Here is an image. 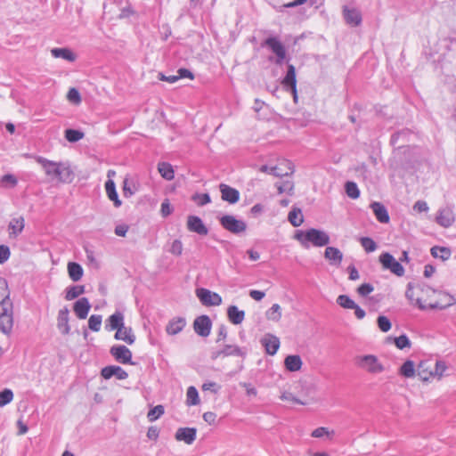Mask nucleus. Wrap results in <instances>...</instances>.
<instances>
[{
  "instance_id": "2",
  "label": "nucleus",
  "mask_w": 456,
  "mask_h": 456,
  "mask_svg": "<svg viewBox=\"0 0 456 456\" xmlns=\"http://www.w3.org/2000/svg\"><path fill=\"white\" fill-rule=\"evenodd\" d=\"M294 238L305 248H308L310 244L314 247L327 246L330 241V236L326 232L315 228H311L306 231L297 230Z\"/></svg>"
},
{
  "instance_id": "16",
  "label": "nucleus",
  "mask_w": 456,
  "mask_h": 456,
  "mask_svg": "<svg viewBox=\"0 0 456 456\" xmlns=\"http://www.w3.org/2000/svg\"><path fill=\"white\" fill-rule=\"evenodd\" d=\"M221 197L224 201H227L230 204H234L240 200V192L235 188H232L227 184L221 183L219 185Z\"/></svg>"
},
{
  "instance_id": "30",
  "label": "nucleus",
  "mask_w": 456,
  "mask_h": 456,
  "mask_svg": "<svg viewBox=\"0 0 456 456\" xmlns=\"http://www.w3.org/2000/svg\"><path fill=\"white\" fill-rule=\"evenodd\" d=\"M281 83L284 86L289 87L291 91H295V87L297 86L296 69L292 64L288 65L287 73Z\"/></svg>"
},
{
  "instance_id": "52",
  "label": "nucleus",
  "mask_w": 456,
  "mask_h": 456,
  "mask_svg": "<svg viewBox=\"0 0 456 456\" xmlns=\"http://www.w3.org/2000/svg\"><path fill=\"white\" fill-rule=\"evenodd\" d=\"M192 200L197 203L198 206H204L211 201L208 193H196L192 196Z\"/></svg>"
},
{
  "instance_id": "28",
  "label": "nucleus",
  "mask_w": 456,
  "mask_h": 456,
  "mask_svg": "<svg viewBox=\"0 0 456 456\" xmlns=\"http://www.w3.org/2000/svg\"><path fill=\"white\" fill-rule=\"evenodd\" d=\"M227 316L232 324L238 325L243 322L245 312L240 310L236 305H230L227 309Z\"/></svg>"
},
{
  "instance_id": "3",
  "label": "nucleus",
  "mask_w": 456,
  "mask_h": 456,
  "mask_svg": "<svg viewBox=\"0 0 456 456\" xmlns=\"http://www.w3.org/2000/svg\"><path fill=\"white\" fill-rule=\"evenodd\" d=\"M218 220L224 229L233 234L241 233L247 229V224L244 221L237 219L232 215H224Z\"/></svg>"
},
{
  "instance_id": "61",
  "label": "nucleus",
  "mask_w": 456,
  "mask_h": 456,
  "mask_svg": "<svg viewBox=\"0 0 456 456\" xmlns=\"http://www.w3.org/2000/svg\"><path fill=\"white\" fill-rule=\"evenodd\" d=\"M330 433L327 428L320 427V428H317L314 430H313L311 436L314 438H321L325 436H330Z\"/></svg>"
},
{
  "instance_id": "15",
  "label": "nucleus",
  "mask_w": 456,
  "mask_h": 456,
  "mask_svg": "<svg viewBox=\"0 0 456 456\" xmlns=\"http://www.w3.org/2000/svg\"><path fill=\"white\" fill-rule=\"evenodd\" d=\"M197 436V429L195 428H179L175 435L177 441H183L187 444H191Z\"/></svg>"
},
{
  "instance_id": "47",
  "label": "nucleus",
  "mask_w": 456,
  "mask_h": 456,
  "mask_svg": "<svg viewBox=\"0 0 456 456\" xmlns=\"http://www.w3.org/2000/svg\"><path fill=\"white\" fill-rule=\"evenodd\" d=\"M9 228L12 230V233L14 234L21 232L24 228L23 217L13 218L9 224Z\"/></svg>"
},
{
  "instance_id": "19",
  "label": "nucleus",
  "mask_w": 456,
  "mask_h": 456,
  "mask_svg": "<svg viewBox=\"0 0 456 456\" xmlns=\"http://www.w3.org/2000/svg\"><path fill=\"white\" fill-rule=\"evenodd\" d=\"M324 257L331 265H339L343 260V253L335 247H327L324 251Z\"/></svg>"
},
{
  "instance_id": "58",
  "label": "nucleus",
  "mask_w": 456,
  "mask_h": 456,
  "mask_svg": "<svg viewBox=\"0 0 456 456\" xmlns=\"http://www.w3.org/2000/svg\"><path fill=\"white\" fill-rule=\"evenodd\" d=\"M374 290V288L371 284L370 283H363L362 284L358 289H357V292L359 293L360 296L362 297H366L367 295H369L370 293H371L372 291Z\"/></svg>"
},
{
  "instance_id": "10",
  "label": "nucleus",
  "mask_w": 456,
  "mask_h": 456,
  "mask_svg": "<svg viewBox=\"0 0 456 456\" xmlns=\"http://www.w3.org/2000/svg\"><path fill=\"white\" fill-rule=\"evenodd\" d=\"M212 322L208 315H200L193 322L194 331L200 337L206 338L210 334Z\"/></svg>"
},
{
  "instance_id": "18",
  "label": "nucleus",
  "mask_w": 456,
  "mask_h": 456,
  "mask_svg": "<svg viewBox=\"0 0 456 456\" xmlns=\"http://www.w3.org/2000/svg\"><path fill=\"white\" fill-rule=\"evenodd\" d=\"M91 305L86 297H81L74 304L73 310L77 318L86 319L90 311Z\"/></svg>"
},
{
  "instance_id": "64",
  "label": "nucleus",
  "mask_w": 456,
  "mask_h": 456,
  "mask_svg": "<svg viewBox=\"0 0 456 456\" xmlns=\"http://www.w3.org/2000/svg\"><path fill=\"white\" fill-rule=\"evenodd\" d=\"M159 429L155 427V426H151L148 428V431H147V437L150 439V440H154L156 441L158 438H159Z\"/></svg>"
},
{
  "instance_id": "33",
  "label": "nucleus",
  "mask_w": 456,
  "mask_h": 456,
  "mask_svg": "<svg viewBox=\"0 0 456 456\" xmlns=\"http://www.w3.org/2000/svg\"><path fill=\"white\" fill-rule=\"evenodd\" d=\"M51 53L54 58H62L69 61L76 60V55L68 48H53Z\"/></svg>"
},
{
  "instance_id": "14",
  "label": "nucleus",
  "mask_w": 456,
  "mask_h": 456,
  "mask_svg": "<svg viewBox=\"0 0 456 456\" xmlns=\"http://www.w3.org/2000/svg\"><path fill=\"white\" fill-rule=\"evenodd\" d=\"M187 228L190 232H195L199 235H207L208 233V229L204 224L203 221L196 216H188Z\"/></svg>"
},
{
  "instance_id": "51",
  "label": "nucleus",
  "mask_w": 456,
  "mask_h": 456,
  "mask_svg": "<svg viewBox=\"0 0 456 456\" xmlns=\"http://www.w3.org/2000/svg\"><path fill=\"white\" fill-rule=\"evenodd\" d=\"M222 354H224V355H237V356H240V355H242L243 353H242L241 348H240L237 346L226 345L223 348Z\"/></svg>"
},
{
  "instance_id": "43",
  "label": "nucleus",
  "mask_w": 456,
  "mask_h": 456,
  "mask_svg": "<svg viewBox=\"0 0 456 456\" xmlns=\"http://www.w3.org/2000/svg\"><path fill=\"white\" fill-rule=\"evenodd\" d=\"M13 392L10 388L0 391V407H4L13 400Z\"/></svg>"
},
{
  "instance_id": "60",
  "label": "nucleus",
  "mask_w": 456,
  "mask_h": 456,
  "mask_svg": "<svg viewBox=\"0 0 456 456\" xmlns=\"http://www.w3.org/2000/svg\"><path fill=\"white\" fill-rule=\"evenodd\" d=\"M201 388L203 391H210L214 394H216L218 392L220 387L216 382L208 381V382L203 383Z\"/></svg>"
},
{
  "instance_id": "34",
  "label": "nucleus",
  "mask_w": 456,
  "mask_h": 456,
  "mask_svg": "<svg viewBox=\"0 0 456 456\" xmlns=\"http://www.w3.org/2000/svg\"><path fill=\"white\" fill-rule=\"evenodd\" d=\"M158 170L161 176L167 181H171L175 177V171L173 167L167 162L159 163Z\"/></svg>"
},
{
  "instance_id": "25",
  "label": "nucleus",
  "mask_w": 456,
  "mask_h": 456,
  "mask_svg": "<svg viewBox=\"0 0 456 456\" xmlns=\"http://www.w3.org/2000/svg\"><path fill=\"white\" fill-rule=\"evenodd\" d=\"M69 311L67 307L61 309L58 313L57 322L58 328L62 334H69L70 328L69 325Z\"/></svg>"
},
{
  "instance_id": "49",
  "label": "nucleus",
  "mask_w": 456,
  "mask_h": 456,
  "mask_svg": "<svg viewBox=\"0 0 456 456\" xmlns=\"http://www.w3.org/2000/svg\"><path fill=\"white\" fill-rule=\"evenodd\" d=\"M9 298V291L7 289V281L4 279L0 280V304L7 305L5 300Z\"/></svg>"
},
{
  "instance_id": "55",
  "label": "nucleus",
  "mask_w": 456,
  "mask_h": 456,
  "mask_svg": "<svg viewBox=\"0 0 456 456\" xmlns=\"http://www.w3.org/2000/svg\"><path fill=\"white\" fill-rule=\"evenodd\" d=\"M408 135H410L409 130H401V131L395 132L392 134L390 142L392 145L395 146L396 144L399 143V141L401 138L404 139V137H406Z\"/></svg>"
},
{
  "instance_id": "44",
  "label": "nucleus",
  "mask_w": 456,
  "mask_h": 456,
  "mask_svg": "<svg viewBox=\"0 0 456 456\" xmlns=\"http://www.w3.org/2000/svg\"><path fill=\"white\" fill-rule=\"evenodd\" d=\"M337 303L345 309H354L357 304L346 295H339Z\"/></svg>"
},
{
  "instance_id": "36",
  "label": "nucleus",
  "mask_w": 456,
  "mask_h": 456,
  "mask_svg": "<svg viewBox=\"0 0 456 456\" xmlns=\"http://www.w3.org/2000/svg\"><path fill=\"white\" fill-rule=\"evenodd\" d=\"M85 293V286L83 285H73L66 289V300H73L78 297L80 295Z\"/></svg>"
},
{
  "instance_id": "26",
  "label": "nucleus",
  "mask_w": 456,
  "mask_h": 456,
  "mask_svg": "<svg viewBox=\"0 0 456 456\" xmlns=\"http://www.w3.org/2000/svg\"><path fill=\"white\" fill-rule=\"evenodd\" d=\"M105 191L108 198L110 200L113 201V204L116 208H118L121 206L122 202L118 198L116 185L113 180L108 179L105 183Z\"/></svg>"
},
{
  "instance_id": "4",
  "label": "nucleus",
  "mask_w": 456,
  "mask_h": 456,
  "mask_svg": "<svg viewBox=\"0 0 456 456\" xmlns=\"http://www.w3.org/2000/svg\"><path fill=\"white\" fill-rule=\"evenodd\" d=\"M379 262L384 269L389 270L396 276L404 274V268L399 261H397L390 253L384 252L379 256Z\"/></svg>"
},
{
  "instance_id": "23",
  "label": "nucleus",
  "mask_w": 456,
  "mask_h": 456,
  "mask_svg": "<svg viewBox=\"0 0 456 456\" xmlns=\"http://www.w3.org/2000/svg\"><path fill=\"white\" fill-rule=\"evenodd\" d=\"M261 342L266 353L271 355L275 354L280 346L279 338L273 335H266Z\"/></svg>"
},
{
  "instance_id": "9",
  "label": "nucleus",
  "mask_w": 456,
  "mask_h": 456,
  "mask_svg": "<svg viewBox=\"0 0 456 456\" xmlns=\"http://www.w3.org/2000/svg\"><path fill=\"white\" fill-rule=\"evenodd\" d=\"M455 303L456 299L449 294H444L443 298L440 301L429 304L428 305H424L419 297L416 299V304L420 310H426L428 308L442 310L454 305Z\"/></svg>"
},
{
  "instance_id": "20",
  "label": "nucleus",
  "mask_w": 456,
  "mask_h": 456,
  "mask_svg": "<svg viewBox=\"0 0 456 456\" xmlns=\"http://www.w3.org/2000/svg\"><path fill=\"white\" fill-rule=\"evenodd\" d=\"M344 18L347 24L351 26H358L362 22V15L360 11L355 8H348L345 6L343 9Z\"/></svg>"
},
{
  "instance_id": "59",
  "label": "nucleus",
  "mask_w": 456,
  "mask_h": 456,
  "mask_svg": "<svg viewBox=\"0 0 456 456\" xmlns=\"http://www.w3.org/2000/svg\"><path fill=\"white\" fill-rule=\"evenodd\" d=\"M10 248L6 245H0V265L6 262L10 257Z\"/></svg>"
},
{
  "instance_id": "56",
  "label": "nucleus",
  "mask_w": 456,
  "mask_h": 456,
  "mask_svg": "<svg viewBox=\"0 0 456 456\" xmlns=\"http://www.w3.org/2000/svg\"><path fill=\"white\" fill-rule=\"evenodd\" d=\"M281 399L283 401L290 402L294 404H305L304 402H302L300 399L296 397L292 393L290 392H283L281 395Z\"/></svg>"
},
{
  "instance_id": "27",
  "label": "nucleus",
  "mask_w": 456,
  "mask_h": 456,
  "mask_svg": "<svg viewBox=\"0 0 456 456\" xmlns=\"http://www.w3.org/2000/svg\"><path fill=\"white\" fill-rule=\"evenodd\" d=\"M186 325V321L183 317H176L169 321L166 327V330L169 335H175L183 330Z\"/></svg>"
},
{
  "instance_id": "42",
  "label": "nucleus",
  "mask_w": 456,
  "mask_h": 456,
  "mask_svg": "<svg viewBox=\"0 0 456 456\" xmlns=\"http://www.w3.org/2000/svg\"><path fill=\"white\" fill-rule=\"evenodd\" d=\"M346 195L351 199H357L360 196V191L354 182L348 181L345 184Z\"/></svg>"
},
{
  "instance_id": "46",
  "label": "nucleus",
  "mask_w": 456,
  "mask_h": 456,
  "mask_svg": "<svg viewBox=\"0 0 456 456\" xmlns=\"http://www.w3.org/2000/svg\"><path fill=\"white\" fill-rule=\"evenodd\" d=\"M360 242H361L362 247L364 248V250L367 253L373 252L377 248V244L371 238L362 237L360 239Z\"/></svg>"
},
{
  "instance_id": "32",
  "label": "nucleus",
  "mask_w": 456,
  "mask_h": 456,
  "mask_svg": "<svg viewBox=\"0 0 456 456\" xmlns=\"http://www.w3.org/2000/svg\"><path fill=\"white\" fill-rule=\"evenodd\" d=\"M286 370H300L302 367L301 357L297 354H290L285 358Z\"/></svg>"
},
{
  "instance_id": "54",
  "label": "nucleus",
  "mask_w": 456,
  "mask_h": 456,
  "mask_svg": "<svg viewBox=\"0 0 456 456\" xmlns=\"http://www.w3.org/2000/svg\"><path fill=\"white\" fill-rule=\"evenodd\" d=\"M67 99L74 104H79L81 102L80 94L76 88H70L69 90Z\"/></svg>"
},
{
  "instance_id": "29",
  "label": "nucleus",
  "mask_w": 456,
  "mask_h": 456,
  "mask_svg": "<svg viewBox=\"0 0 456 456\" xmlns=\"http://www.w3.org/2000/svg\"><path fill=\"white\" fill-rule=\"evenodd\" d=\"M115 338L132 345L135 340V336L133 333L132 328L123 325V328L118 329V331H116Z\"/></svg>"
},
{
  "instance_id": "13",
  "label": "nucleus",
  "mask_w": 456,
  "mask_h": 456,
  "mask_svg": "<svg viewBox=\"0 0 456 456\" xmlns=\"http://www.w3.org/2000/svg\"><path fill=\"white\" fill-rule=\"evenodd\" d=\"M418 367L421 370H430L433 368L435 369L434 370H446L448 369L446 362L436 357H430L420 361Z\"/></svg>"
},
{
  "instance_id": "41",
  "label": "nucleus",
  "mask_w": 456,
  "mask_h": 456,
  "mask_svg": "<svg viewBox=\"0 0 456 456\" xmlns=\"http://www.w3.org/2000/svg\"><path fill=\"white\" fill-rule=\"evenodd\" d=\"M84 137V133L80 130L69 128L65 130V138L69 142H77Z\"/></svg>"
},
{
  "instance_id": "40",
  "label": "nucleus",
  "mask_w": 456,
  "mask_h": 456,
  "mask_svg": "<svg viewBox=\"0 0 456 456\" xmlns=\"http://www.w3.org/2000/svg\"><path fill=\"white\" fill-rule=\"evenodd\" d=\"M266 318L270 321L279 322L281 318V308L280 305L273 304L266 312Z\"/></svg>"
},
{
  "instance_id": "38",
  "label": "nucleus",
  "mask_w": 456,
  "mask_h": 456,
  "mask_svg": "<svg viewBox=\"0 0 456 456\" xmlns=\"http://www.w3.org/2000/svg\"><path fill=\"white\" fill-rule=\"evenodd\" d=\"M431 255L435 258H441L442 260H447L451 256V250L445 247L435 246L431 248Z\"/></svg>"
},
{
  "instance_id": "62",
  "label": "nucleus",
  "mask_w": 456,
  "mask_h": 456,
  "mask_svg": "<svg viewBox=\"0 0 456 456\" xmlns=\"http://www.w3.org/2000/svg\"><path fill=\"white\" fill-rule=\"evenodd\" d=\"M133 183L128 178H126L123 182V193L125 197L132 196L134 191L131 188V184Z\"/></svg>"
},
{
  "instance_id": "11",
  "label": "nucleus",
  "mask_w": 456,
  "mask_h": 456,
  "mask_svg": "<svg viewBox=\"0 0 456 456\" xmlns=\"http://www.w3.org/2000/svg\"><path fill=\"white\" fill-rule=\"evenodd\" d=\"M455 221V215L452 207L446 206L442 208L437 214L436 222L443 227H450Z\"/></svg>"
},
{
  "instance_id": "48",
  "label": "nucleus",
  "mask_w": 456,
  "mask_h": 456,
  "mask_svg": "<svg viewBox=\"0 0 456 456\" xmlns=\"http://www.w3.org/2000/svg\"><path fill=\"white\" fill-rule=\"evenodd\" d=\"M394 342H395V345L396 346V347L401 350H403L406 347H411V341H410L409 338L404 334H403L397 338H395Z\"/></svg>"
},
{
  "instance_id": "8",
  "label": "nucleus",
  "mask_w": 456,
  "mask_h": 456,
  "mask_svg": "<svg viewBox=\"0 0 456 456\" xmlns=\"http://www.w3.org/2000/svg\"><path fill=\"white\" fill-rule=\"evenodd\" d=\"M13 326L12 305H4L0 313V331L5 335L11 333Z\"/></svg>"
},
{
  "instance_id": "5",
  "label": "nucleus",
  "mask_w": 456,
  "mask_h": 456,
  "mask_svg": "<svg viewBox=\"0 0 456 456\" xmlns=\"http://www.w3.org/2000/svg\"><path fill=\"white\" fill-rule=\"evenodd\" d=\"M354 363L357 368L365 370H384L385 369L373 354L356 356Z\"/></svg>"
},
{
  "instance_id": "45",
  "label": "nucleus",
  "mask_w": 456,
  "mask_h": 456,
  "mask_svg": "<svg viewBox=\"0 0 456 456\" xmlns=\"http://www.w3.org/2000/svg\"><path fill=\"white\" fill-rule=\"evenodd\" d=\"M102 317L100 314H93L88 320V327L91 330L97 332L101 329Z\"/></svg>"
},
{
  "instance_id": "31",
  "label": "nucleus",
  "mask_w": 456,
  "mask_h": 456,
  "mask_svg": "<svg viewBox=\"0 0 456 456\" xmlns=\"http://www.w3.org/2000/svg\"><path fill=\"white\" fill-rule=\"evenodd\" d=\"M68 273L73 281H78L83 276L84 270L79 264L76 262H69L68 264Z\"/></svg>"
},
{
  "instance_id": "37",
  "label": "nucleus",
  "mask_w": 456,
  "mask_h": 456,
  "mask_svg": "<svg viewBox=\"0 0 456 456\" xmlns=\"http://www.w3.org/2000/svg\"><path fill=\"white\" fill-rule=\"evenodd\" d=\"M186 403L189 406H194L200 403L198 390L193 386L189 387L187 389Z\"/></svg>"
},
{
  "instance_id": "57",
  "label": "nucleus",
  "mask_w": 456,
  "mask_h": 456,
  "mask_svg": "<svg viewBox=\"0 0 456 456\" xmlns=\"http://www.w3.org/2000/svg\"><path fill=\"white\" fill-rule=\"evenodd\" d=\"M1 183L4 185H10V187H14L17 184L18 181L13 175L7 174L2 176Z\"/></svg>"
},
{
  "instance_id": "7",
  "label": "nucleus",
  "mask_w": 456,
  "mask_h": 456,
  "mask_svg": "<svg viewBox=\"0 0 456 456\" xmlns=\"http://www.w3.org/2000/svg\"><path fill=\"white\" fill-rule=\"evenodd\" d=\"M264 45L269 47L272 52L276 55L275 63L281 65L286 58V49L280 40L276 37H270L264 42Z\"/></svg>"
},
{
  "instance_id": "24",
  "label": "nucleus",
  "mask_w": 456,
  "mask_h": 456,
  "mask_svg": "<svg viewBox=\"0 0 456 456\" xmlns=\"http://www.w3.org/2000/svg\"><path fill=\"white\" fill-rule=\"evenodd\" d=\"M370 208L372 209L377 220L382 224H387L389 222V215L385 208V206L379 202H372L370 204Z\"/></svg>"
},
{
  "instance_id": "39",
  "label": "nucleus",
  "mask_w": 456,
  "mask_h": 456,
  "mask_svg": "<svg viewBox=\"0 0 456 456\" xmlns=\"http://www.w3.org/2000/svg\"><path fill=\"white\" fill-rule=\"evenodd\" d=\"M165 413V408L163 405L159 404L150 409L147 414L149 421L154 422L159 419Z\"/></svg>"
},
{
  "instance_id": "6",
  "label": "nucleus",
  "mask_w": 456,
  "mask_h": 456,
  "mask_svg": "<svg viewBox=\"0 0 456 456\" xmlns=\"http://www.w3.org/2000/svg\"><path fill=\"white\" fill-rule=\"evenodd\" d=\"M196 295L201 304L206 306H217L222 304V297L219 294L208 289L200 288L196 289Z\"/></svg>"
},
{
  "instance_id": "35",
  "label": "nucleus",
  "mask_w": 456,
  "mask_h": 456,
  "mask_svg": "<svg viewBox=\"0 0 456 456\" xmlns=\"http://www.w3.org/2000/svg\"><path fill=\"white\" fill-rule=\"evenodd\" d=\"M288 219L294 227L300 226L304 222V216L300 208H294L289 213Z\"/></svg>"
},
{
  "instance_id": "22",
  "label": "nucleus",
  "mask_w": 456,
  "mask_h": 456,
  "mask_svg": "<svg viewBox=\"0 0 456 456\" xmlns=\"http://www.w3.org/2000/svg\"><path fill=\"white\" fill-rule=\"evenodd\" d=\"M294 172L293 165L290 161L285 160L284 163L275 167H271L270 175L277 177L291 175Z\"/></svg>"
},
{
  "instance_id": "50",
  "label": "nucleus",
  "mask_w": 456,
  "mask_h": 456,
  "mask_svg": "<svg viewBox=\"0 0 456 456\" xmlns=\"http://www.w3.org/2000/svg\"><path fill=\"white\" fill-rule=\"evenodd\" d=\"M379 329L382 332H387L391 329V322L387 316L379 315L377 319Z\"/></svg>"
},
{
  "instance_id": "1",
  "label": "nucleus",
  "mask_w": 456,
  "mask_h": 456,
  "mask_svg": "<svg viewBox=\"0 0 456 456\" xmlns=\"http://www.w3.org/2000/svg\"><path fill=\"white\" fill-rule=\"evenodd\" d=\"M36 160L42 166L45 175L52 179L61 183L72 182L74 174L67 163L54 162L41 156H37Z\"/></svg>"
},
{
  "instance_id": "17",
  "label": "nucleus",
  "mask_w": 456,
  "mask_h": 456,
  "mask_svg": "<svg viewBox=\"0 0 456 456\" xmlns=\"http://www.w3.org/2000/svg\"><path fill=\"white\" fill-rule=\"evenodd\" d=\"M110 353L121 363H127L132 358V353L126 346H113L110 348Z\"/></svg>"
},
{
  "instance_id": "53",
  "label": "nucleus",
  "mask_w": 456,
  "mask_h": 456,
  "mask_svg": "<svg viewBox=\"0 0 456 456\" xmlns=\"http://www.w3.org/2000/svg\"><path fill=\"white\" fill-rule=\"evenodd\" d=\"M103 379L108 380L115 377L118 380L126 379L128 377V372H101Z\"/></svg>"
},
{
  "instance_id": "12",
  "label": "nucleus",
  "mask_w": 456,
  "mask_h": 456,
  "mask_svg": "<svg viewBox=\"0 0 456 456\" xmlns=\"http://www.w3.org/2000/svg\"><path fill=\"white\" fill-rule=\"evenodd\" d=\"M405 379H418L423 383H428L430 379L436 378L440 380L444 372H400Z\"/></svg>"
},
{
  "instance_id": "63",
  "label": "nucleus",
  "mask_w": 456,
  "mask_h": 456,
  "mask_svg": "<svg viewBox=\"0 0 456 456\" xmlns=\"http://www.w3.org/2000/svg\"><path fill=\"white\" fill-rule=\"evenodd\" d=\"M240 386L246 389V394L248 396H256L257 392L256 389L250 383L240 382Z\"/></svg>"
},
{
  "instance_id": "21",
  "label": "nucleus",
  "mask_w": 456,
  "mask_h": 456,
  "mask_svg": "<svg viewBox=\"0 0 456 456\" xmlns=\"http://www.w3.org/2000/svg\"><path fill=\"white\" fill-rule=\"evenodd\" d=\"M123 325L124 315L121 312L117 311L106 320L105 329L107 330H116L118 331V329L123 328Z\"/></svg>"
}]
</instances>
